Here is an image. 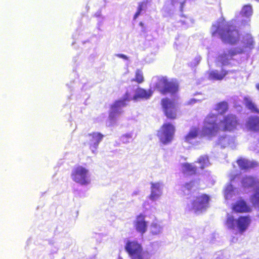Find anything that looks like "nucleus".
I'll list each match as a JSON object with an SVG mask.
<instances>
[{"instance_id":"1","label":"nucleus","mask_w":259,"mask_h":259,"mask_svg":"<svg viewBox=\"0 0 259 259\" xmlns=\"http://www.w3.org/2000/svg\"><path fill=\"white\" fill-rule=\"evenodd\" d=\"M221 127L217 123V115L208 114L204 119V126L202 128L201 136L211 139L215 137L220 131L233 132L239 125V120L234 114L230 113L224 116L220 121Z\"/></svg>"},{"instance_id":"2","label":"nucleus","mask_w":259,"mask_h":259,"mask_svg":"<svg viewBox=\"0 0 259 259\" xmlns=\"http://www.w3.org/2000/svg\"><path fill=\"white\" fill-rule=\"evenodd\" d=\"M214 29L211 33L212 36L217 34L220 35L222 40L225 43L230 45L236 44L240 40V34L235 26L229 23H225L224 18H221L219 21L212 25Z\"/></svg>"},{"instance_id":"3","label":"nucleus","mask_w":259,"mask_h":259,"mask_svg":"<svg viewBox=\"0 0 259 259\" xmlns=\"http://www.w3.org/2000/svg\"><path fill=\"white\" fill-rule=\"evenodd\" d=\"M155 88L162 95H175L179 91V84L176 81L169 80L166 77L162 76L158 78Z\"/></svg>"},{"instance_id":"4","label":"nucleus","mask_w":259,"mask_h":259,"mask_svg":"<svg viewBox=\"0 0 259 259\" xmlns=\"http://www.w3.org/2000/svg\"><path fill=\"white\" fill-rule=\"evenodd\" d=\"M251 222V217L248 215L240 216L237 219L230 215L227 218L226 225L229 229L232 230L237 227L239 233L242 234L247 230Z\"/></svg>"},{"instance_id":"5","label":"nucleus","mask_w":259,"mask_h":259,"mask_svg":"<svg viewBox=\"0 0 259 259\" xmlns=\"http://www.w3.org/2000/svg\"><path fill=\"white\" fill-rule=\"evenodd\" d=\"M160 104L164 115L170 120L178 118V103L175 100L165 97L161 100Z\"/></svg>"},{"instance_id":"6","label":"nucleus","mask_w":259,"mask_h":259,"mask_svg":"<svg viewBox=\"0 0 259 259\" xmlns=\"http://www.w3.org/2000/svg\"><path fill=\"white\" fill-rule=\"evenodd\" d=\"M72 180L81 185H88L90 183L89 170L81 165L75 167L71 174Z\"/></svg>"},{"instance_id":"7","label":"nucleus","mask_w":259,"mask_h":259,"mask_svg":"<svg viewBox=\"0 0 259 259\" xmlns=\"http://www.w3.org/2000/svg\"><path fill=\"white\" fill-rule=\"evenodd\" d=\"M125 250L131 259H147L141 244L136 241H128Z\"/></svg>"},{"instance_id":"8","label":"nucleus","mask_w":259,"mask_h":259,"mask_svg":"<svg viewBox=\"0 0 259 259\" xmlns=\"http://www.w3.org/2000/svg\"><path fill=\"white\" fill-rule=\"evenodd\" d=\"M175 132V127L170 122L165 123L162 125L158 131L157 136L160 140L164 144L170 142Z\"/></svg>"},{"instance_id":"9","label":"nucleus","mask_w":259,"mask_h":259,"mask_svg":"<svg viewBox=\"0 0 259 259\" xmlns=\"http://www.w3.org/2000/svg\"><path fill=\"white\" fill-rule=\"evenodd\" d=\"M130 100V93L126 92L122 99L115 101L110 106V111L109 114V119L113 120L117 114H121L122 111L120 110V109L126 106V102Z\"/></svg>"},{"instance_id":"10","label":"nucleus","mask_w":259,"mask_h":259,"mask_svg":"<svg viewBox=\"0 0 259 259\" xmlns=\"http://www.w3.org/2000/svg\"><path fill=\"white\" fill-rule=\"evenodd\" d=\"M209 201V197L206 194L196 196L191 202V206L189 209L195 212L205 210L208 207Z\"/></svg>"},{"instance_id":"11","label":"nucleus","mask_w":259,"mask_h":259,"mask_svg":"<svg viewBox=\"0 0 259 259\" xmlns=\"http://www.w3.org/2000/svg\"><path fill=\"white\" fill-rule=\"evenodd\" d=\"M134 226L137 232L143 235L147 230V222L145 221V215L142 213L138 215L134 222Z\"/></svg>"},{"instance_id":"12","label":"nucleus","mask_w":259,"mask_h":259,"mask_svg":"<svg viewBox=\"0 0 259 259\" xmlns=\"http://www.w3.org/2000/svg\"><path fill=\"white\" fill-rule=\"evenodd\" d=\"M232 209L237 213H248L252 210L251 207L243 199L237 201L233 205Z\"/></svg>"},{"instance_id":"13","label":"nucleus","mask_w":259,"mask_h":259,"mask_svg":"<svg viewBox=\"0 0 259 259\" xmlns=\"http://www.w3.org/2000/svg\"><path fill=\"white\" fill-rule=\"evenodd\" d=\"M88 136L91 138L90 140V148L92 150L93 152H95L99 143L102 140L104 135L99 132H93L89 134Z\"/></svg>"},{"instance_id":"14","label":"nucleus","mask_w":259,"mask_h":259,"mask_svg":"<svg viewBox=\"0 0 259 259\" xmlns=\"http://www.w3.org/2000/svg\"><path fill=\"white\" fill-rule=\"evenodd\" d=\"M242 187L244 188L259 187V180L255 177L251 176H246L241 180Z\"/></svg>"},{"instance_id":"15","label":"nucleus","mask_w":259,"mask_h":259,"mask_svg":"<svg viewBox=\"0 0 259 259\" xmlns=\"http://www.w3.org/2000/svg\"><path fill=\"white\" fill-rule=\"evenodd\" d=\"M236 162L241 170H248L257 166L256 162L243 158L238 159Z\"/></svg>"},{"instance_id":"16","label":"nucleus","mask_w":259,"mask_h":259,"mask_svg":"<svg viewBox=\"0 0 259 259\" xmlns=\"http://www.w3.org/2000/svg\"><path fill=\"white\" fill-rule=\"evenodd\" d=\"M200 132V130L198 127L192 126L184 137V141L187 143H191L192 141L196 139L199 135L200 137H203L201 136L202 132L201 133Z\"/></svg>"},{"instance_id":"17","label":"nucleus","mask_w":259,"mask_h":259,"mask_svg":"<svg viewBox=\"0 0 259 259\" xmlns=\"http://www.w3.org/2000/svg\"><path fill=\"white\" fill-rule=\"evenodd\" d=\"M153 92L151 90H146L143 88L138 87L135 95L133 97V100H137L139 99H149L152 95Z\"/></svg>"},{"instance_id":"18","label":"nucleus","mask_w":259,"mask_h":259,"mask_svg":"<svg viewBox=\"0 0 259 259\" xmlns=\"http://www.w3.org/2000/svg\"><path fill=\"white\" fill-rule=\"evenodd\" d=\"M242 42L244 49L251 50L254 48V41L250 34H246L243 37Z\"/></svg>"},{"instance_id":"19","label":"nucleus","mask_w":259,"mask_h":259,"mask_svg":"<svg viewBox=\"0 0 259 259\" xmlns=\"http://www.w3.org/2000/svg\"><path fill=\"white\" fill-rule=\"evenodd\" d=\"M247 125L251 130L259 131V117L257 116L250 117L247 122Z\"/></svg>"},{"instance_id":"20","label":"nucleus","mask_w":259,"mask_h":259,"mask_svg":"<svg viewBox=\"0 0 259 259\" xmlns=\"http://www.w3.org/2000/svg\"><path fill=\"white\" fill-rule=\"evenodd\" d=\"M228 73V71L224 69H222L221 73H219L217 70H214L209 73V77L213 80H222Z\"/></svg>"},{"instance_id":"21","label":"nucleus","mask_w":259,"mask_h":259,"mask_svg":"<svg viewBox=\"0 0 259 259\" xmlns=\"http://www.w3.org/2000/svg\"><path fill=\"white\" fill-rule=\"evenodd\" d=\"M245 106L252 112L259 114V109L252 100L247 97L243 98Z\"/></svg>"},{"instance_id":"22","label":"nucleus","mask_w":259,"mask_h":259,"mask_svg":"<svg viewBox=\"0 0 259 259\" xmlns=\"http://www.w3.org/2000/svg\"><path fill=\"white\" fill-rule=\"evenodd\" d=\"M183 172L190 175H195L197 174V168L190 163H184L182 164Z\"/></svg>"},{"instance_id":"23","label":"nucleus","mask_w":259,"mask_h":259,"mask_svg":"<svg viewBox=\"0 0 259 259\" xmlns=\"http://www.w3.org/2000/svg\"><path fill=\"white\" fill-rule=\"evenodd\" d=\"M214 109L218 114L223 115L228 110V104L225 101L220 102L216 105Z\"/></svg>"},{"instance_id":"24","label":"nucleus","mask_w":259,"mask_h":259,"mask_svg":"<svg viewBox=\"0 0 259 259\" xmlns=\"http://www.w3.org/2000/svg\"><path fill=\"white\" fill-rule=\"evenodd\" d=\"M250 201L253 206L259 209V187L256 189L255 192L251 196Z\"/></svg>"},{"instance_id":"25","label":"nucleus","mask_w":259,"mask_h":259,"mask_svg":"<svg viewBox=\"0 0 259 259\" xmlns=\"http://www.w3.org/2000/svg\"><path fill=\"white\" fill-rule=\"evenodd\" d=\"M197 162L200 164V168L203 169L209 164L208 157L207 155L200 156L198 158Z\"/></svg>"},{"instance_id":"26","label":"nucleus","mask_w":259,"mask_h":259,"mask_svg":"<svg viewBox=\"0 0 259 259\" xmlns=\"http://www.w3.org/2000/svg\"><path fill=\"white\" fill-rule=\"evenodd\" d=\"M132 81H135L138 84L143 83L144 81V77L142 71L137 69L135 72V77L132 79Z\"/></svg>"},{"instance_id":"27","label":"nucleus","mask_w":259,"mask_h":259,"mask_svg":"<svg viewBox=\"0 0 259 259\" xmlns=\"http://www.w3.org/2000/svg\"><path fill=\"white\" fill-rule=\"evenodd\" d=\"M253 13L252 8L250 5H245L242 8L241 13L246 17H250Z\"/></svg>"},{"instance_id":"28","label":"nucleus","mask_w":259,"mask_h":259,"mask_svg":"<svg viewBox=\"0 0 259 259\" xmlns=\"http://www.w3.org/2000/svg\"><path fill=\"white\" fill-rule=\"evenodd\" d=\"M219 61L223 65H227L229 64L230 57L228 53H224L220 55L218 57Z\"/></svg>"},{"instance_id":"29","label":"nucleus","mask_w":259,"mask_h":259,"mask_svg":"<svg viewBox=\"0 0 259 259\" xmlns=\"http://www.w3.org/2000/svg\"><path fill=\"white\" fill-rule=\"evenodd\" d=\"M147 4V1H143L138 4L137 11L134 16V20H136L138 18V17L141 14L142 11L143 10L144 8H145L146 7Z\"/></svg>"},{"instance_id":"30","label":"nucleus","mask_w":259,"mask_h":259,"mask_svg":"<svg viewBox=\"0 0 259 259\" xmlns=\"http://www.w3.org/2000/svg\"><path fill=\"white\" fill-rule=\"evenodd\" d=\"M244 52V50L243 49H241V48H236V49H231V50H230L229 51H228V55L230 57V59H233V56L237 55V54H242Z\"/></svg>"},{"instance_id":"31","label":"nucleus","mask_w":259,"mask_h":259,"mask_svg":"<svg viewBox=\"0 0 259 259\" xmlns=\"http://www.w3.org/2000/svg\"><path fill=\"white\" fill-rule=\"evenodd\" d=\"M132 134L131 133H127L122 135L120 137V141L123 143H127L132 139Z\"/></svg>"},{"instance_id":"32","label":"nucleus","mask_w":259,"mask_h":259,"mask_svg":"<svg viewBox=\"0 0 259 259\" xmlns=\"http://www.w3.org/2000/svg\"><path fill=\"white\" fill-rule=\"evenodd\" d=\"M151 191H154L157 192H161L160 185L159 183H151Z\"/></svg>"},{"instance_id":"33","label":"nucleus","mask_w":259,"mask_h":259,"mask_svg":"<svg viewBox=\"0 0 259 259\" xmlns=\"http://www.w3.org/2000/svg\"><path fill=\"white\" fill-rule=\"evenodd\" d=\"M161 195V192H157L154 191H151L150 195V198L152 200H155L157 199Z\"/></svg>"},{"instance_id":"34","label":"nucleus","mask_w":259,"mask_h":259,"mask_svg":"<svg viewBox=\"0 0 259 259\" xmlns=\"http://www.w3.org/2000/svg\"><path fill=\"white\" fill-rule=\"evenodd\" d=\"M194 181H192L189 182H187L185 184V185L183 186V187H184V188L186 190H190L194 187Z\"/></svg>"},{"instance_id":"35","label":"nucleus","mask_w":259,"mask_h":259,"mask_svg":"<svg viewBox=\"0 0 259 259\" xmlns=\"http://www.w3.org/2000/svg\"><path fill=\"white\" fill-rule=\"evenodd\" d=\"M238 176L239 175L238 174L231 176L230 177V182H233Z\"/></svg>"},{"instance_id":"36","label":"nucleus","mask_w":259,"mask_h":259,"mask_svg":"<svg viewBox=\"0 0 259 259\" xmlns=\"http://www.w3.org/2000/svg\"><path fill=\"white\" fill-rule=\"evenodd\" d=\"M117 56L118 57H119V58H123V59H124L125 60L127 59V57L125 55H123V54H118Z\"/></svg>"},{"instance_id":"37","label":"nucleus","mask_w":259,"mask_h":259,"mask_svg":"<svg viewBox=\"0 0 259 259\" xmlns=\"http://www.w3.org/2000/svg\"><path fill=\"white\" fill-rule=\"evenodd\" d=\"M179 0H170L171 5L172 6H175L176 4L179 2Z\"/></svg>"},{"instance_id":"38","label":"nucleus","mask_w":259,"mask_h":259,"mask_svg":"<svg viewBox=\"0 0 259 259\" xmlns=\"http://www.w3.org/2000/svg\"><path fill=\"white\" fill-rule=\"evenodd\" d=\"M184 4H185V2H184L181 3V11L183 10V8Z\"/></svg>"},{"instance_id":"39","label":"nucleus","mask_w":259,"mask_h":259,"mask_svg":"<svg viewBox=\"0 0 259 259\" xmlns=\"http://www.w3.org/2000/svg\"><path fill=\"white\" fill-rule=\"evenodd\" d=\"M256 88L259 91V83L256 84Z\"/></svg>"},{"instance_id":"40","label":"nucleus","mask_w":259,"mask_h":259,"mask_svg":"<svg viewBox=\"0 0 259 259\" xmlns=\"http://www.w3.org/2000/svg\"><path fill=\"white\" fill-rule=\"evenodd\" d=\"M139 25L142 27L144 26V24L142 22H140Z\"/></svg>"},{"instance_id":"41","label":"nucleus","mask_w":259,"mask_h":259,"mask_svg":"<svg viewBox=\"0 0 259 259\" xmlns=\"http://www.w3.org/2000/svg\"><path fill=\"white\" fill-rule=\"evenodd\" d=\"M225 138V137H221L220 138L219 140L220 141L221 140L224 139Z\"/></svg>"}]
</instances>
